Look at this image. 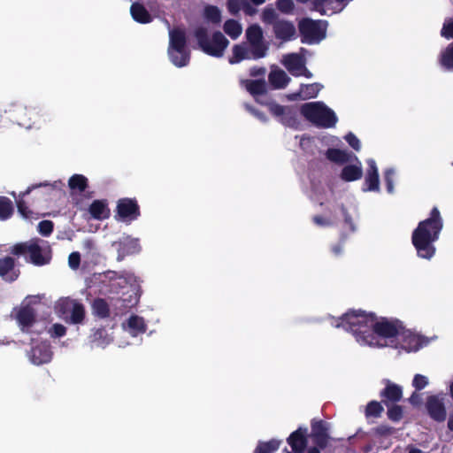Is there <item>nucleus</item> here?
I'll return each mask as SVG.
<instances>
[{
	"label": "nucleus",
	"instance_id": "26",
	"mask_svg": "<svg viewBox=\"0 0 453 453\" xmlns=\"http://www.w3.org/2000/svg\"><path fill=\"white\" fill-rule=\"evenodd\" d=\"M363 176V166L361 161L358 157H355L354 160H351L348 164L344 165L341 173L340 178L341 180L346 182L356 181L361 179Z\"/></svg>",
	"mask_w": 453,
	"mask_h": 453
},
{
	"label": "nucleus",
	"instance_id": "50",
	"mask_svg": "<svg viewBox=\"0 0 453 453\" xmlns=\"http://www.w3.org/2000/svg\"><path fill=\"white\" fill-rule=\"evenodd\" d=\"M429 384V380L426 376L422 374H416L412 380V387L416 390L424 389Z\"/></svg>",
	"mask_w": 453,
	"mask_h": 453
},
{
	"label": "nucleus",
	"instance_id": "2",
	"mask_svg": "<svg viewBox=\"0 0 453 453\" xmlns=\"http://www.w3.org/2000/svg\"><path fill=\"white\" fill-rule=\"evenodd\" d=\"M443 220L439 210L434 207L430 216L420 221L414 229L411 241L419 257L430 260L435 254V242L439 240Z\"/></svg>",
	"mask_w": 453,
	"mask_h": 453
},
{
	"label": "nucleus",
	"instance_id": "17",
	"mask_svg": "<svg viewBox=\"0 0 453 453\" xmlns=\"http://www.w3.org/2000/svg\"><path fill=\"white\" fill-rule=\"evenodd\" d=\"M321 205L326 204L327 209L331 211H334V213L336 214L339 211L345 223L348 225L351 231L355 230L354 226V216L357 213V208L354 204H350L349 206L344 205L342 203H339L335 196L332 193L330 198H326V202H321Z\"/></svg>",
	"mask_w": 453,
	"mask_h": 453
},
{
	"label": "nucleus",
	"instance_id": "15",
	"mask_svg": "<svg viewBox=\"0 0 453 453\" xmlns=\"http://www.w3.org/2000/svg\"><path fill=\"white\" fill-rule=\"evenodd\" d=\"M307 50L301 49L300 53H289L282 57L281 64L294 76H305L311 78L312 73L305 67V58L303 54Z\"/></svg>",
	"mask_w": 453,
	"mask_h": 453
},
{
	"label": "nucleus",
	"instance_id": "37",
	"mask_svg": "<svg viewBox=\"0 0 453 453\" xmlns=\"http://www.w3.org/2000/svg\"><path fill=\"white\" fill-rule=\"evenodd\" d=\"M88 186V178L82 174H73L68 180V187L73 194H81Z\"/></svg>",
	"mask_w": 453,
	"mask_h": 453
},
{
	"label": "nucleus",
	"instance_id": "30",
	"mask_svg": "<svg viewBox=\"0 0 453 453\" xmlns=\"http://www.w3.org/2000/svg\"><path fill=\"white\" fill-rule=\"evenodd\" d=\"M323 86L319 83L303 84L300 86V89L296 93H293L289 96V99L296 100L302 99L306 100L314 98L318 96Z\"/></svg>",
	"mask_w": 453,
	"mask_h": 453
},
{
	"label": "nucleus",
	"instance_id": "39",
	"mask_svg": "<svg viewBox=\"0 0 453 453\" xmlns=\"http://www.w3.org/2000/svg\"><path fill=\"white\" fill-rule=\"evenodd\" d=\"M223 28L225 33L234 40L237 39L242 33V25L234 19L226 20Z\"/></svg>",
	"mask_w": 453,
	"mask_h": 453
},
{
	"label": "nucleus",
	"instance_id": "13",
	"mask_svg": "<svg viewBox=\"0 0 453 453\" xmlns=\"http://www.w3.org/2000/svg\"><path fill=\"white\" fill-rule=\"evenodd\" d=\"M104 277L109 280L112 291L117 292L119 288L129 287L133 294L137 297L140 290V280L134 274L109 271L105 273Z\"/></svg>",
	"mask_w": 453,
	"mask_h": 453
},
{
	"label": "nucleus",
	"instance_id": "9",
	"mask_svg": "<svg viewBox=\"0 0 453 453\" xmlns=\"http://www.w3.org/2000/svg\"><path fill=\"white\" fill-rule=\"evenodd\" d=\"M54 311L58 318L70 324H81L85 318L84 306L70 297H61L56 301Z\"/></svg>",
	"mask_w": 453,
	"mask_h": 453
},
{
	"label": "nucleus",
	"instance_id": "14",
	"mask_svg": "<svg viewBox=\"0 0 453 453\" xmlns=\"http://www.w3.org/2000/svg\"><path fill=\"white\" fill-rule=\"evenodd\" d=\"M140 206L134 198H120L117 202L115 219L117 221L130 225L140 217Z\"/></svg>",
	"mask_w": 453,
	"mask_h": 453
},
{
	"label": "nucleus",
	"instance_id": "31",
	"mask_svg": "<svg viewBox=\"0 0 453 453\" xmlns=\"http://www.w3.org/2000/svg\"><path fill=\"white\" fill-rule=\"evenodd\" d=\"M19 270L14 266L13 258L7 257L0 259V276L5 281H14L19 277Z\"/></svg>",
	"mask_w": 453,
	"mask_h": 453
},
{
	"label": "nucleus",
	"instance_id": "52",
	"mask_svg": "<svg viewBox=\"0 0 453 453\" xmlns=\"http://www.w3.org/2000/svg\"><path fill=\"white\" fill-rule=\"evenodd\" d=\"M276 6L283 13H290L294 9L293 0H277Z\"/></svg>",
	"mask_w": 453,
	"mask_h": 453
},
{
	"label": "nucleus",
	"instance_id": "32",
	"mask_svg": "<svg viewBox=\"0 0 453 453\" xmlns=\"http://www.w3.org/2000/svg\"><path fill=\"white\" fill-rule=\"evenodd\" d=\"M307 428H298L288 438V442L296 453H302L306 447Z\"/></svg>",
	"mask_w": 453,
	"mask_h": 453
},
{
	"label": "nucleus",
	"instance_id": "46",
	"mask_svg": "<svg viewBox=\"0 0 453 453\" xmlns=\"http://www.w3.org/2000/svg\"><path fill=\"white\" fill-rule=\"evenodd\" d=\"M335 216L317 215L313 217V222L321 227H328L335 223Z\"/></svg>",
	"mask_w": 453,
	"mask_h": 453
},
{
	"label": "nucleus",
	"instance_id": "63",
	"mask_svg": "<svg viewBox=\"0 0 453 453\" xmlns=\"http://www.w3.org/2000/svg\"><path fill=\"white\" fill-rule=\"evenodd\" d=\"M242 8L244 9V12L247 14H252L253 10H252V8L248 4L244 3V5H243Z\"/></svg>",
	"mask_w": 453,
	"mask_h": 453
},
{
	"label": "nucleus",
	"instance_id": "29",
	"mask_svg": "<svg viewBox=\"0 0 453 453\" xmlns=\"http://www.w3.org/2000/svg\"><path fill=\"white\" fill-rule=\"evenodd\" d=\"M271 86L275 89L284 88L290 81L287 73L277 66H272L268 75Z\"/></svg>",
	"mask_w": 453,
	"mask_h": 453
},
{
	"label": "nucleus",
	"instance_id": "28",
	"mask_svg": "<svg viewBox=\"0 0 453 453\" xmlns=\"http://www.w3.org/2000/svg\"><path fill=\"white\" fill-rule=\"evenodd\" d=\"M311 437L316 445L325 448L328 441L327 424L323 421H314L311 424Z\"/></svg>",
	"mask_w": 453,
	"mask_h": 453
},
{
	"label": "nucleus",
	"instance_id": "51",
	"mask_svg": "<svg viewBox=\"0 0 453 453\" xmlns=\"http://www.w3.org/2000/svg\"><path fill=\"white\" fill-rule=\"evenodd\" d=\"M38 232L43 236H49L53 230V223L50 220H42L37 226Z\"/></svg>",
	"mask_w": 453,
	"mask_h": 453
},
{
	"label": "nucleus",
	"instance_id": "54",
	"mask_svg": "<svg viewBox=\"0 0 453 453\" xmlns=\"http://www.w3.org/2000/svg\"><path fill=\"white\" fill-rule=\"evenodd\" d=\"M344 140L348 144L355 150L359 151L361 150L360 140L351 132L348 133L344 136Z\"/></svg>",
	"mask_w": 453,
	"mask_h": 453
},
{
	"label": "nucleus",
	"instance_id": "38",
	"mask_svg": "<svg viewBox=\"0 0 453 453\" xmlns=\"http://www.w3.org/2000/svg\"><path fill=\"white\" fill-rule=\"evenodd\" d=\"M130 12L133 19L139 23L146 24L152 20L148 11L139 3H134L131 5Z\"/></svg>",
	"mask_w": 453,
	"mask_h": 453
},
{
	"label": "nucleus",
	"instance_id": "4",
	"mask_svg": "<svg viewBox=\"0 0 453 453\" xmlns=\"http://www.w3.org/2000/svg\"><path fill=\"white\" fill-rule=\"evenodd\" d=\"M300 113L318 127L331 128L335 127L338 121L335 112L321 101L302 104Z\"/></svg>",
	"mask_w": 453,
	"mask_h": 453
},
{
	"label": "nucleus",
	"instance_id": "12",
	"mask_svg": "<svg viewBox=\"0 0 453 453\" xmlns=\"http://www.w3.org/2000/svg\"><path fill=\"white\" fill-rule=\"evenodd\" d=\"M429 340L414 333L403 326L397 337V344L393 348L404 350L406 352H416L429 343Z\"/></svg>",
	"mask_w": 453,
	"mask_h": 453
},
{
	"label": "nucleus",
	"instance_id": "58",
	"mask_svg": "<svg viewBox=\"0 0 453 453\" xmlns=\"http://www.w3.org/2000/svg\"><path fill=\"white\" fill-rule=\"evenodd\" d=\"M245 108L247 109V111H249L251 114H253L259 120H261L263 122L266 121L267 118L263 112L256 110L254 107H252L249 104H245Z\"/></svg>",
	"mask_w": 453,
	"mask_h": 453
},
{
	"label": "nucleus",
	"instance_id": "49",
	"mask_svg": "<svg viewBox=\"0 0 453 453\" xmlns=\"http://www.w3.org/2000/svg\"><path fill=\"white\" fill-rule=\"evenodd\" d=\"M48 332L51 337L60 338L65 335L66 327L62 324L55 323L50 327Z\"/></svg>",
	"mask_w": 453,
	"mask_h": 453
},
{
	"label": "nucleus",
	"instance_id": "45",
	"mask_svg": "<svg viewBox=\"0 0 453 453\" xmlns=\"http://www.w3.org/2000/svg\"><path fill=\"white\" fill-rule=\"evenodd\" d=\"M94 313L101 318H105L109 315V307L107 303L103 299H96L93 303Z\"/></svg>",
	"mask_w": 453,
	"mask_h": 453
},
{
	"label": "nucleus",
	"instance_id": "5",
	"mask_svg": "<svg viewBox=\"0 0 453 453\" xmlns=\"http://www.w3.org/2000/svg\"><path fill=\"white\" fill-rule=\"evenodd\" d=\"M12 252L15 255H27L32 264L44 265L51 259V249L48 242L42 239H32L27 242L16 244Z\"/></svg>",
	"mask_w": 453,
	"mask_h": 453
},
{
	"label": "nucleus",
	"instance_id": "33",
	"mask_svg": "<svg viewBox=\"0 0 453 453\" xmlns=\"http://www.w3.org/2000/svg\"><path fill=\"white\" fill-rule=\"evenodd\" d=\"M326 157L331 162L338 165H346L355 157H357L355 154L346 150L339 149H328L326 151Z\"/></svg>",
	"mask_w": 453,
	"mask_h": 453
},
{
	"label": "nucleus",
	"instance_id": "43",
	"mask_svg": "<svg viewBox=\"0 0 453 453\" xmlns=\"http://www.w3.org/2000/svg\"><path fill=\"white\" fill-rule=\"evenodd\" d=\"M13 206L10 199L0 196V220L9 219L12 213Z\"/></svg>",
	"mask_w": 453,
	"mask_h": 453
},
{
	"label": "nucleus",
	"instance_id": "10",
	"mask_svg": "<svg viewBox=\"0 0 453 453\" xmlns=\"http://www.w3.org/2000/svg\"><path fill=\"white\" fill-rule=\"evenodd\" d=\"M146 328L147 326L143 318L138 315H131L122 323L123 335L117 341L119 347L124 348L136 343L139 341V335L144 334Z\"/></svg>",
	"mask_w": 453,
	"mask_h": 453
},
{
	"label": "nucleus",
	"instance_id": "64",
	"mask_svg": "<svg viewBox=\"0 0 453 453\" xmlns=\"http://www.w3.org/2000/svg\"><path fill=\"white\" fill-rule=\"evenodd\" d=\"M448 427L449 430L453 431V414L449 415V418L448 420Z\"/></svg>",
	"mask_w": 453,
	"mask_h": 453
},
{
	"label": "nucleus",
	"instance_id": "22",
	"mask_svg": "<svg viewBox=\"0 0 453 453\" xmlns=\"http://www.w3.org/2000/svg\"><path fill=\"white\" fill-rule=\"evenodd\" d=\"M367 169L365 175V180L362 186L363 192H379L380 175L377 164L374 159L368 158L366 160Z\"/></svg>",
	"mask_w": 453,
	"mask_h": 453
},
{
	"label": "nucleus",
	"instance_id": "57",
	"mask_svg": "<svg viewBox=\"0 0 453 453\" xmlns=\"http://www.w3.org/2000/svg\"><path fill=\"white\" fill-rule=\"evenodd\" d=\"M81 262V256L79 252H72L68 257V265L73 270H76Z\"/></svg>",
	"mask_w": 453,
	"mask_h": 453
},
{
	"label": "nucleus",
	"instance_id": "23",
	"mask_svg": "<svg viewBox=\"0 0 453 453\" xmlns=\"http://www.w3.org/2000/svg\"><path fill=\"white\" fill-rule=\"evenodd\" d=\"M242 86L260 104L269 107L270 101L265 96L266 85L261 80H245L241 81Z\"/></svg>",
	"mask_w": 453,
	"mask_h": 453
},
{
	"label": "nucleus",
	"instance_id": "3",
	"mask_svg": "<svg viewBox=\"0 0 453 453\" xmlns=\"http://www.w3.org/2000/svg\"><path fill=\"white\" fill-rule=\"evenodd\" d=\"M4 111L13 122L28 130H39L47 123L48 114L40 105L12 101L5 106Z\"/></svg>",
	"mask_w": 453,
	"mask_h": 453
},
{
	"label": "nucleus",
	"instance_id": "56",
	"mask_svg": "<svg viewBox=\"0 0 453 453\" xmlns=\"http://www.w3.org/2000/svg\"><path fill=\"white\" fill-rule=\"evenodd\" d=\"M243 0H228L227 8L232 14H236L244 5Z\"/></svg>",
	"mask_w": 453,
	"mask_h": 453
},
{
	"label": "nucleus",
	"instance_id": "41",
	"mask_svg": "<svg viewBox=\"0 0 453 453\" xmlns=\"http://www.w3.org/2000/svg\"><path fill=\"white\" fill-rule=\"evenodd\" d=\"M440 64L447 70L453 69V43L449 44L448 47L441 51Z\"/></svg>",
	"mask_w": 453,
	"mask_h": 453
},
{
	"label": "nucleus",
	"instance_id": "6",
	"mask_svg": "<svg viewBox=\"0 0 453 453\" xmlns=\"http://www.w3.org/2000/svg\"><path fill=\"white\" fill-rule=\"evenodd\" d=\"M199 48L207 55L221 58L229 44V41L221 32H215L211 37L208 35V29L199 26L194 30Z\"/></svg>",
	"mask_w": 453,
	"mask_h": 453
},
{
	"label": "nucleus",
	"instance_id": "47",
	"mask_svg": "<svg viewBox=\"0 0 453 453\" xmlns=\"http://www.w3.org/2000/svg\"><path fill=\"white\" fill-rule=\"evenodd\" d=\"M395 176V170L394 168H388L384 172V180L387 185V190L389 194L394 193V180Z\"/></svg>",
	"mask_w": 453,
	"mask_h": 453
},
{
	"label": "nucleus",
	"instance_id": "42",
	"mask_svg": "<svg viewBox=\"0 0 453 453\" xmlns=\"http://www.w3.org/2000/svg\"><path fill=\"white\" fill-rule=\"evenodd\" d=\"M204 19L213 24H219L221 21V12L214 5H206L203 10Z\"/></svg>",
	"mask_w": 453,
	"mask_h": 453
},
{
	"label": "nucleus",
	"instance_id": "36",
	"mask_svg": "<svg viewBox=\"0 0 453 453\" xmlns=\"http://www.w3.org/2000/svg\"><path fill=\"white\" fill-rule=\"evenodd\" d=\"M386 388L381 392V396L386 398L388 402L395 403L401 400L403 396V389L397 384L386 380Z\"/></svg>",
	"mask_w": 453,
	"mask_h": 453
},
{
	"label": "nucleus",
	"instance_id": "8",
	"mask_svg": "<svg viewBox=\"0 0 453 453\" xmlns=\"http://www.w3.org/2000/svg\"><path fill=\"white\" fill-rule=\"evenodd\" d=\"M51 301L45 294L28 296L21 304L13 311L16 320L18 321L22 331L28 332L29 328L35 321V313L31 307L32 304L42 303H50Z\"/></svg>",
	"mask_w": 453,
	"mask_h": 453
},
{
	"label": "nucleus",
	"instance_id": "1",
	"mask_svg": "<svg viewBox=\"0 0 453 453\" xmlns=\"http://www.w3.org/2000/svg\"><path fill=\"white\" fill-rule=\"evenodd\" d=\"M332 325L349 332L359 345L378 348H393L397 344V337L403 327L398 320L378 318L373 313L361 310L349 311L334 319Z\"/></svg>",
	"mask_w": 453,
	"mask_h": 453
},
{
	"label": "nucleus",
	"instance_id": "16",
	"mask_svg": "<svg viewBox=\"0 0 453 453\" xmlns=\"http://www.w3.org/2000/svg\"><path fill=\"white\" fill-rule=\"evenodd\" d=\"M245 35L250 47L254 50V57L265 58L268 46L264 41V33L261 27L257 24L250 26L246 30Z\"/></svg>",
	"mask_w": 453,
	"mask_h": 453
},
{
	"label": "nucleus",
	"instance_id": "25",
	"mask_svg": "<svg viewBox=\"0 0 453 453\" xmlns=\"http://www.w3.org/2000/svg\"><path fill=\"white\" fill-rule=\"evenodd\" d=\"M52 351L48 342L34 345L28 354L29 360L35 365L47 364L52 359Z\"/></svg>",
	"mask_w": 453,
	"mask_h": 453
},
{
	"label": "nucleus",
	"instance_id": "20",
	"mask_svg": "<svg viewBox=\"0 0 453 453\" xmlns=\"http://www.w3.org/2000/svg\"><path fill=\"white\" fill-rule=\"evenodd\" d=\"M111 245L118 252V260H122L126 256L134 255L141 251L139 239L129 235L121 237Z\"/></svg>",
	"mask_w": 453,
	"mask_h": 453
},
{
	"label": "nucleus",
	"instance_id": "24",
	"mask_svg": "<svg viewBox=\"0 0 453 453\" xmlns=\"http://www.w3.org/2000/svg\"><path fill=\"white\" fill-rule=\"evenodd\" d=\"M273 31L275 38L281 42H289L296 38V29L294 23L284 19L274 21Z\"/></svg>",
	"mask_w": 453,
	"mask_h": 453
},
{
	"label": "nucleus",
	"instance_id": "18",
	"mask_svg": "<svg viewBox=\"0 0 453 453\" xmlns=\"http://www.w3.org/2000/svg\"><path fill=\"white\" fill-rule=\"evenodd\" d=\"M446 396L444 393L429 395L426 398V407L428 415L435 421L442 422L447 417L445 407Z\"/></svg>",
	"mask_w": 453,
	"mask_h": 453
},
{
	"label": "nucleus",
	"instance_id": "21",
	"mask_svg": "<svg viewBox=\"0 0 453 453\" xmlns=\"http://www.w3.org/2000/svg\"><path fill=\"white\" fill-rule=\"evenodd\" d=\"M64 186H65V184L61 180H55L52 183L42 182V183H39V184H35V185H32V186L28 187L25 192L19 194V198L16 197L15 192H12L11 195L16 199L19 213L24 219H29V213H31V211L27 209V207L26 206V204L23 201V197L25 196L28 195L33 189L37 188L50 187L52 189L60 190L64 188Z\"/></svg>",
	"mask_w": 453,
	"mask_h": 453
},
{
	"label": "nucleus",
	"instance_id": "44",
	"mask_svg": "<svg viewBox=\"0 0 453 453\" xmlns=\"http://www.w3.org/2000/svg\"><path fill=\"white\" fill-rule=\"evenodd\" d=\"M382 405L377 401H371L365 408V417L369 418H378L383 411Z\"/></svg>",
	"mask_w": 453,
	"mask_h": 453
},
{
	"label": "nucleus",
	"instance_id": "27",
	"mask_svg": "<svg viewBox=\"0 0 453 453\" xmlns=\"http://www.w3.org/2000/svg\"><path fill=\"white\" fill-rule=\"evenodd\" d=\"M88 212L91 219L96 220H104L111 215V211L107 200H94L88 208Z\"/></svg>",
	"mask_w": 453,
	"mask_h": 453
},
{
	"label": "nucleus",
	"instance_id": "60",
	"mask_svg": "<svg viewBox=\"0 0 453 453\" xmlns=\"http://www.w3.org/2000/svg\"><path fill=\"white\" fill-rule=\"evenodd\" d=\"M83 248L86 249L88 251L94 250L95 249V243L92 240L87 239L82 243Z\"/></svg>",
	"mask_w": 453,
	"mask_h": 453
},
{
	"label": "nucleus",
	"instance_id": "59",
	"mask_svg": "<svg viewBox=\"0 0 453 453\" xmlns=\"http://www.w3.org/2000/svg\"><path fill=\"white\" fill-rule=\"evenodd\" d=\"M311 142H312L311 138H310L308 136H303L300 139V146L303 148V150H308L310 145L311 144Z\"/></svg>",
	"mask_w": 453,
	"mask_h": 453
},
{
	"label": "nucleus",
	"instance_id": "55",
	"mask_svg": "<svg viewBox=\"0 0 453 453\" xmlns=\"http://www.w3.org/2000/svg\"><path fill=\"white\" fill-rule=\"evenodd\" d=\"M403 415V410L398 405H393L388 410V416L393 421H398Z\"/></svg>",
	"mask_w": 453,
	"mask_h": 453
},
{
	"label": "nucleus",
	"instance_id": "11",
	"mask_svg": "<svg viewBox=\"0 0 453 453\" xmlns=\"http://www.w3.org/2000/svg\"><path fill=\"white\" fill-rule=\"evenodd\" d=\"M327 22L325 20H313L304 19L299 23L302 42L306 44H318L326 38Z\"/></svg>",
	"mask_w": 453,
	"mask_h": 453
},
{
	"label": "nucleus",
	"instance_id": "53",
	"mask_svg": "<svg viewBox=\"0 0 453 453\" xmlns=\"http://www.w3.org/2000/svg\"><path fill=\"white\" fill-rule=\"evenodd\" d=\"M441 35L447 39L453 38V19H448L444 21Z\"/></svg>",
	"mask_w": 453,
	"mask_h": 453
},
{
	"label": "nucleus",
	"instance_id": "48",
	"mask_svg": "<svg viewBox=\"0 0 453 453\" xmlns=\"http://www.w3.org/2000/svg\"><path fill=\"white\" fill-rule=\"evenodd\" d=\"M278 15L275 10L272 7H266L262 13V20L266 23L270 24L273 27V23L275 20H278Z\"/></svg>",
	"mask_w": 453,
	"mask_h": 453
},
{
	"label": "nucleus",
	"instance_id": "62",
	"mask_svg": "<svg viewBox=\"0 0 453 453\" xmlns=\"http://www.w3.org/2000/svg\"><path fill=\"white\" fill-rule=\"evenodd\" d=\"M419 401V395L417 393H413L410 397V402L413 404L418 403Z\"/></svg>",
	"mask_w": 453,
	"mask_h": 453
},
{
	"label": "nucleus",
	"instance_id": "40",
	"mask_svg": "<svg viewBox=\"0 0 453 453\" xmlns=\"http://www.w3.org/2000/svg\"><path fill=\"white\" fill-rule=\"evenodd\" d=\"M281 443V441L273 439L268 441H259L255 453H273L276 451Z\"/></svg>",
	"mask_w": 453,
	"mask_h": 453
},
{
	"label": "nucleus",
	"instance_id": "34",
	"mask_svg": "<svg viewBox=\"0 0 453 453\" xmlns=\"http://www.w3.org/2000/svg\"><path fill=\"white\" fill-rule=\"evenodd\" d=\"M233 56L229 58L230 64H237L244 59H259L260 58L254 57V50L245 44L234 45L233 50Z\"/></svg>",
	"mask_w": 453,
	"mask_h": 453
},
{
	"label": "nucleus",
	"instance_id": "61",
	"mask_svg": "<svg viewBox=\"0 0 453 453\" xmlns=\"http://www.w3.org/2000/svg\"><path fill=\"white\" fill-rule=\"evenodd\" d=\"M343 248L342 244H336L332 248V251L335 256H339L342 253Z\"/></svg>",
	"mask_w": 453,
	"mask_h": 453
},
{
	"label": "nucleus",
	"instance_id": "35",
	"mask_svg": "<svg viewBox=\"0 0 453 453\" xmlns=\"http://www.w3.org/2000/svg\"><path fill=\"white\" fill-rule=\"evenodd\" d=\"M91 341L96 347L104 349L113 341V336L109 330L105 328H97L93 332Z\"/></svg>",
	"mask_w": 453,
	"mask_h": 453
},
{
	"label": "nucleus",
	"instance_id": "19",
	"mask_svg": "<svg viewBox=\"0 0 453 453\" xmlns=\"http://www.w3.org/2000/svg\"><path fill=\"white\" fill-rule=\"evenodd\" d=\"M270 112L278 118V119L285 126L290 127H297L299 121L297 119L296 111L288 106H282L276 103L269 104Z\"/></svg>",
	"mask_w": 453,
	"mask_h": 453
},
{
	"label": "nucleus",
	"instance_id": "7",
	"mask_svg": "<svg viewBox=\"0 0 453 453\" xmlns=\"http://www.w3.org/2000/svg\"><path fill=\"white\" fill-rule=\"evenodd\" d=\"M167 53L170 61L176 67L188 65L190 52L187 47L186 33L183 29L176 27L169 30V46Z\"/></svg>",
	"mask_w": 453,
	"mask_h": 453
}]
</instances>
